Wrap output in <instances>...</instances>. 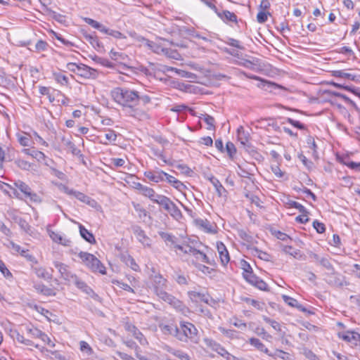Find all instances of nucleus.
<instances>
[{
	"mask_svg": "<svg viewBox=\"0 0 360 360\" xmlns=\"http://www.w3.org/2000/svg\"><path fill=\"white\" fill-rule=\"evenodd\" d=\"M111 96L117 103L129 108H133L139 104L146 106L151 102L149 96L140 94L139 91L128 88H114L111 91Z\"/></svg>",
	"mask_w": 360,
	"mask_h": 360,
	"instance_id": "1",
	"label": "nucleus"
},
{
	"mask_svg": "<svg viewBox=\"0 0 360 360\" xmlns=\"http://www.w3.org/2000/svg\"><path fill=\"white\" fill-rule=\"evenodd\" d=\"M163 330L183 342L190 340L194 344H198L200 340L198 329L190 322L181 321L179 327L174 325H166Z\"/></svg>",
	"mask_w": 360,
	"mask_h": 360,
	"instance_id": "2",
	"label": "nucleus"
},
{
	"mask_svg": "<svg viewBox=\"0 0 360 360\" xmlns=\"http://www.w3.org/2000/svg\"><path fill=\"white\" fill-rule=\"evenodd\" d=\"M166 283L167 280L161 275H155L153 278L155 293L160 299L169 303L177 310L183 311L185 307L182 302L165 291Z\"/></svg>",
	"mask_w": 360,
	"mask_h": 360,
	"instance_id": "3",
	"label": "nucleus"
},
{
	"mask_svg": "<svg viewBox=\"0 0 360 360\" xmlns=\"http://www.w3.org/2000/svg\"><path fill=\"white\" fill-rule=\"evenodd\" d=\"M79 257L85 263L86 266H88L92 271L99 272L101 274H105V267L94 255L88 252H80Z\"/></svg>",
	"mask_w": 360,
	"mask_h": 360,
	"instance_id": "4",
	"label": "nucleus"
},
{
	"mask_svg": "<svg viewBox=\"0 0 360 360\" xmlns=\"http://www.w3.org/2000/svg\"><path fill=\"white\" fill-rule=\"evenodd\" d=\"M159 199L157 200V204L162 206L173 218L176 220L182 218L181 210L169 198L162 195Z\"/></svg>",
	"mask_w": 360,
	"mask_h": 360,
	"instance_id": "5",
	"label": "nucleus"
},
{
	"mask_svg": "<svg viewBox=\"0 0 360 360\" xmlns=\"http://www.w3.org/2000/svg\"><path fill=\"white\" fill-rule=\"evenodd\" d=\"M14 185L23 194L25 198H29L32 202H41L40 197L36 193L32 192L30 187L25 182L18 180L15 181Z\"/></svg>",
	"mask_w": 360,
	"mask_h": 360,
	"instance_id": "6",
	"label": "nucleus"
},
{
	"mask_svg": "<svg viewBox=\"0 0 360 360\" xmlns=\"http://www.w3.org/2000/svg\"><path fill=\"white\" fill-rule=\"evenodd\" d=\"M243 277L247 282L258 289L264 291L269 290L267 284L263 280L254 274L253 271L249 272V274H245V276Z\"/></svg>",
	"mask_w": 360,
	"mask_h": 360,
	"instance_id": "7",
	"label": "nucleus"
},
{
	"mask_svg": "<svg viewBox=\"0 0 360 360\" xmlns=\"http://www.w3.org/2000/svg\"><path fill=\"white\" fill-rule=\"evenodd\" d=\"M144 176L153 182L159 183L165 181V172L159 168H155L153 170L146 171Z\"/></svg>",
	"mask_w": 360,
	"mask_h": 360,
	"instance_id": "8",
	"label": "nucleus"
},
{
	"mask_svg": "<svg viewBox=\"0 0 360 360\" xmlns=\"http://www.w3.org/2000/svg\"><path fill=\"white\" fill-rule=\"evenodd\" d=\"M54 266L57 268L61 275V277L68 281L69 283H71L72 280L75 279V274H72L69 271L68 266L61 262H55Z\"/></svg>",
	"mask_w": 360,
	"mask_h": 360,
	"instance_id": "9",
	"label": "nucleus"
},
{
	"mask_svg": "<svg viewBox=\"0 0 360 360\" xmlns=\"http://www.w3.org/2000/svg\"><path fill=\"white\" fill-rule=\"evenodd\" d=\"M77 75L86 79H96L98 76V72L94 68L80 63Z\"/></svg>",
	"mask_w": 360,
	"mask_h": 360,
	"instance_id": "10",
	"label": "nucleus"
},
{
	"mask_svg": "<svg viewBox=\"0 0 360 360\" xmlns=\"http://www.w3.org/2000/svg\"><path fill=\"white\" fill-rule=\"evenodd\" d=\"M188 295L191 301L193 303L198 304L200 302H203L206 304H210V301L212 299L208 294L191 290L188 292Z\"/></svg>",
	"mask_w": 360,
	"mask_h": 360,
	"instance_id": "11",
	"label": "nucleus"
},
{
	"mask_svg": "<svg viewBox=\"0 0 360 360\" xmlns=\"http://www.w3.org/2000/svg\"><path fill=\"white\" fill-rule=\"evenodd\" d=\"M67 193L69 195H74L79 201L86 203V205L91 206V207H96L98 206V202L95 200L92 199L91 198L89 197L88 195H85L83 193L73 190H70L67 191Z\"/></svg>",
	"mask_w": 360,
	"mask_h": 360,
	"instance_id": "12",
	"label": "nucleus"
},
{
	"mask_svg": "<svg viewBox=\"0 0 360 360\" xmlns=\"http://www.w3.org/2000/svg\"><path fill=\"white\" fill-rule=\"evenodd\" d=\"M124 328L128 332L131 333L136 339L139 340L141 345H145L148 344L147 340L143 333L134 325L130 323H126Z\"/></svg>",
	"mask_w": 360,
	"mask_h": 360,
	"instance_id": "13",
	"label": "nucleus"
},
{
	"mask_svg": "<svg viewBox=\"0 0 360 360\" xmlns=\"http://www.w3.org/2000/svg\"><path fill=\"white\" fill-rule=\"evenodd\" d=\"M217 249L221 264L226 266L230 261V257L225 245L222 242L218 241L217 242Z\"/></svg>",
	"mask_w": 360,
	"mask_h": 360,
	"instance_id": "14",
	"label": "nucleus"
},
{
	"mask_svg": "<svg viewBox=\"0 0 360 360\" xmlns=\"http://www.w3.org/2000/svg\"><path fill=\"white\" fill-rule=\"evenodd\" d=\"M132 230L140 243L145 246L150 245V239L146 235L145 231L140 226H133Z\"/></svg>",
	"mask_w": 360,
	"mask_h": 360,
	"instance_id": "15",
	"label": "nucleus"
},
{
	"mask_svg": "<svg viewBox=\"0 0 360 360\" xmlns=\"http://www.w3.org/2000/svg\"><path fill=\"white\" fill-rule=\"evenodd\" d=\"M245 75L248 78H249V79L260 81L261 82V84L259 85V86L265 87L266 86L267 88L270 89L271 91L283 88L281 86H280V85H278V84H277L276 83H274V82H269L267 80L263 79H262L261 77H258L257 75H248L247 74H245Z\"/></svg>",
	"mask_w": 360,
	"mask_h": 360,
	"instance_id": "16",
	"label": "nucleus"
},
{
	"mask_svg": "<svg viewBox=\"0 0 360 360\" xmlns=\"http://www.w3.org/2000/svg\"><path fill=\"white\" fill-rule=\"evenodd\" d=\"M237 138L241 145L244 146H249L250 144V134L245 131L243 127L240 126L237 129Z\"/></svg>",
	"mask_w": 360,
	"mask_h": 360,
	"instance_id": "17",
	"label": "nucleus"
},
{
	"mask_svg": "<svg viewBox=\"0 0 360 360\" xmlns=\"http://www.w3.org/2000/svg\"><path fill=\"white\" fill-rule=\"evenodd\" d=\"M208 179L212 183V184L214 186L215 190L219 197L225 196L226 194V190L225 188L222 186V184L220 183L219 179L214 176L213 175H211L208 177Z\"/></svg>",
	"mask_w": 360,
	"mask_h": 360,
	"instance_id": "18",
	"label": "nucleus"
},
{
	"mask_svg": "<svg viewBox=\"0 0 360 360\" xmlns=\"http://www.w3.org/2000/svg\"><path fill=\"white\" fill-rule=\"evenodd\" d=\"M158 234L165 241L166 245L171 248H173L177 242V238L171 233L160 231L158 232Z\"/></svg>",
	"mask_w": 360,
	"mask_h": 360,
	"instance_id": "19",
	"label": "nucleus"
},
{
	"mask_svg": "<svg viewBox=\"0 0 360 360\" xmlns=\"http://www.w3.org/2000/svg\"><path fill=\"white\" fill-rule=\"evenodd\" d=\"M217 15L225 22H236L237 23V16L235 13L229 11H223L222 12H217Z\"/></svg>",
	"mask_w": 360,
	"mask_h": 360,
	"instance_id": "20",
	"label": "nucleus"
},
{
	"mask_svg": "<svg viewBox=\"0 0 360 360\" xmlns=\"http://www.w3.org/2000/svg\"><path fill=\"white\" fill-rule=\"evenodd\" d=\"M196 224L201 228L205 232L208 233H215V229L214 226L210 223L207 219H196Z\"/></svg>",
	"mask_w": 360,
	"mask_h": 360,
	"instance_id": "21",
	"label": "nucleus"
},
{
	"mask_svg": "<svg viewBox=\"0 0 360 360\" xmlns=\"http://www.w3.org/2000/svg\"><path fill=\"white\" fill-rule=\"evenodd\" d=\"M141 194L144 195L145 197L148 198L151 201H153L155 203H157V200H160L159 198L162 196V195L156 193L155 190L153 189L152 188L148 187L146 186H145Z\"/></svg>",
	"mask_w": 360,
	"mask_h": 360,
	"instance_id": "22",
	"label": "nucleus"
},
{
	"mask_svg": "<svg viewBox=\"0 0 360 360\" xmlns=\"http://www.w3.org/2000/svg\"><path fill=\"white\" fill-rule=\"evenodd\" d=\"M79 233L83 239L91 244L96 243L94 236L92 233L89 232L83 225L79 224Z\"/></svg>",
	"mask_w": 360,
	"mask_h": 360,
	"instance_id": "23",
	"label": "nucleus"
},
{
	"mask_svg": "<svg viewBox=\"0 0 360 360\" xmlns=\"http://www.w3.org/2000/svg\"><path fill=\"white\" fill-rule=\"evenodd\" d=\"M282 297L283 301L289 306L295 307L301 311L309 312V311H307L304 307L300 304L297 300L285 295H283Z\"/></svg>",
	"mask_w": 360,
	"mask_h": 360,
	"instance_id": "24",
	"label": "nucleus"
},
{
	"mask_svg": "<svg viewBox=\"0 0 360 360\" xmlns=\"http://www.w3.org/2000/svg\"><path fill=\"white\" fill-rule=\"evenodd\" d=\"M249 343L255 347L258 351L263 352L269 356L270 351L267 347L260 341L259 339L256 338H251L249 339Z\"/></svg>",
	"mask_w": 360,
	"mask_h": 360,
	"instance_id": "25",
	"label": "nucleus"
},
{
	"mask_svg": "<svg viewBox=\"0 0 360 360\" xmlns=\"http://www.w3.org/2000/svg\"><path fill=\"white\" fill-rule=\"evenodd\" d=\"M62 143L66 147V149L70 150L74 155H81V151L78 149L74 143L69 139L63 136L61 139Z\"/></svg>",
	"mask_w": 360,
	"mask_h": 360,
	"instance_id": "26",
	"label": "nucleus"
},
{
	"mask_svg": "<svg viewBox=\"0 0 360 360\" xmlns=\"http://www.w3.org/2000/svg\"><path fill=\"white\" fill-rule=\"evenodd\" d=\"M49 236L56 243L61 244L64 246L70 245L71 241L66 238H63L58 233L54 231H49Z\"/></svg>",
	"mask_w": 360,
	"mask_h": 360,
	"instance_id": "27",
	"label": "nucleus"
},
{
	"mask_svg": "<svg viewBox=\"0 0 360 360\" xmlns=\"http://www.w3.org/2000/svg\"><path fill=\"white\" fill-rule=\"evenodd\" d=\"M23 153H25L26 155H30L32 158H35L39 162H44L45 161L46 157L45 154L41 151L36 150H30V149H24Z\"/></svg>",
	"mask_w": 360,
	"mask_h": 360,
	"instance_id": "28",
	"label": "nucleus"
},
{
	"mask_svg": "<svg viewBox=\"0 0 360 360\" xmlns=\"http://www.w3.org/2000/svg\"><path fill=\"white\" fill-rule=\"evenodd\" d=\"M339 337L348 342H356L360 338V334L347 331L343 334H339Z\"/></svg>",
	"mask_w": 360,
	"mask_h": 360,
	"instance_id": "29",
	"label": "nucleus"
},
{
	"mask_svg": "<svg viewBox=\"0 0 360 360\" xmlns=\"http://www.w3.org/2000/svg\"><path fill=\"white\" fill-rule=\"evenodd\" d=\"M269 356L272 357L274 359L279 358L283 360H291L290 354L289 353L278 349H276L274 352H270Z\"/></svg>",
	"mask_w": 360,
	"mask_h": 360,
	"instance_id": "30",
	"label": "nucleus"
},
{
	"mask_svg": "<svg viewBox=\"0 0 360 360\" xmlns=\"http://www.w3.org/2000/svg\"><path fill=\"white\" fill-rule=\"evenodd\" d=\"M32 269L39 278H41L45 280H49L52 278V275L42 266H32Z\"/></svg>",
	"mask_w": 360,
	"mask_h": 360,
	"instance_id": "31",
	"label": "nucleus"
},
{
	"mask_svg": "<svg viewBox=\"0 0 360 360\" xmlns=\"http://www.w3.org/2000/svg\"><path fill=\"white\" fill-rule=\"evenodd\" d=\"M282 250L285 254L292 256L295 258L300 259L302 257V255H301L300 251L297 249L293 248L290 245H283L282 248Z\"/></svg>",
	"mask_w": 360,
	"mask_h": 360,
	"instance_id": "32",
	"label": "nucleus"
},
{
	"mask_svg": "<svg viewBox=\"0 0 360 360\" xmlns=\"http://www.w3.org/2000/svg\"><path fill=\"white\" fill-rule=\"evenodd\" d=\"M334 76L340 78H347L348 79L357 82L360 78V76L352 75L346 72L345 70H336L334 72Z\"/></svg>",
	"mask_w": 360,
	"mask_h": 360,
	"instance_id": "33",
	"label": "nucleus"
},
{
	"mask_svg": "<svg viewBox=\"0 0 360 360\" xmlns=\"http://www.w3.org/2000/svg\"><path fill=\"white\" fill-rule=\"evenodd\" d=\"M167 352L180 360H191L189 355L181 350L169 348L167 349Z\"/></svg>",
	"mask_w": 360,
	"mask_h": 360,
	"instance_id": "34",
	"label": "nucleus"
},
{
	"mask_svg": "<svg viewBox=\"0 0 360 360\" xmlns=\"http://www.w3.org/2000/svg\"><path fill=\"white\" fill-rule=\"evenodd\" d=\"M307 143L308 146L312 150V156L315 159H318L319 158L318 151H317L318 147L315 142L314 138L311 136H308L307 139Z\"/></svg>",
	"mask_w": 360,
	"mask_h": 360,
	"instance_id": "35",
	"label": "nucleus"
},
{
	"mask_svg": "<svg viewBox=\"0 0 360 360\" xmlns=\"http://www.w3.org/2000/svg\"><path fill=\"white\" fill-rule=\"evenodd\" d=\"M35 289L37 290V292L46 296L55 295V292H53V290L44 284L36 285Z\"/></svg>",
	"mask_w": 360,
	"mask_h": 360,
	"instance_id": "36",
	"label": "nucleus"
},
{
	"mask_svg": "<svg viewBox=\"0 0 360 360\" xmlns=\"http://www.w3.org/2000/svg\"><path fill=\"white\" fill-rule=\"evenodd\" d=\"M86 39L92 45V46L98 51L103 49L102 44L99 41L96 36L88 35L86 36Z\"/></svg>",
	"mask_w": 360,
	"mask_h": 360,
	"instance_id": "37",
	"label": "nucleus"
},
{
	"mask_svg": "<svg viewBox=\"0 0 360 360\" xmlns=\"http://www.w3.org/2000/svg\"><path fill=\"white\" fill-rule=\"evenodd\" d=\"M53 77L55 80L61 85L68 86L69 84L68 77L61 72H54Z\"/></svg>",
	"mask_w": 360,
	"mask_h": 360,
	"instance_id": "38",
	"label": "nucleus"
},
{
	"mask_svg": "<svg viewBox=\"0 0 360 360\" xmlns=\"http://www.w3.org/2000/svg\"><path fill=\"white\" fill-rule=\"evenodd\" d=\"M105 141H101V143L103 144H108L109 143L115 141L117 139V134L115 131L112 129H108L106 133L105 134Z\"/></svg>",
	"mask_w": 360,
	"mask_h": 360,
	"instance_id": "39",
	"label": "nucleus"
},
{
	"mask_svg": "<svg viewBox=\"0 0 360 360\" xmlns=\"http://www.w3.org/2000/svg\"><path fill=\"white\" fill-rule=\"evenodd\" d=\"M161 52L163 53L168 58L178 60L180 58V54L176 51L171 49H161Z\"/></svg>",
	"mask_w": 360,
	"mask_h": 360,
	"instance_id": "40",
	"label": "nucleus"
},
{
	"mask_svg": "<svg viewBox=\"0 0 360 360\" xmlns=\"http://www.w3.org/2000/svg\"><path fill=\"white\" fill-rule=\"evenodd\" d=\"M134 207L136 212L138 213L139 217L142 219L143 221H145V219L148 217V213L144 209L141 205L139 204H134Z\"/></svg>",
	"mask_w": 360,
	"mask_h": 360,
	"instance_id": "41",
	"label": "nucleus"
},
{
	"mask_svg": "<svg viewBox=\"0 0 360 360\" xmlns=\"http://www.w3.org/2000/svg\"><path fill=\"white\" fill-rule=\"evenodd\" d=\"M14 162L18 167L23 170H30L32 167L31 163L20 158L15 160Z\"/></svg>",
	"mask_w": 360,
	"mask_h": 360,
	"instance_id": "42",
	"label": "nucleus"
},
{
	"mask_svg": "<svg viewBox=\"0 0 360 360\" xmlns=\"http://www.w3.org/2000/svg\"><path fill=\"white\" fill-rule=\"evenodd\" d=\"M195 257L198 259H200L201 262L206 263L210 265L214 264V260H211L207 254L201 252L198 250V253H195Z\"/></svg>",
	"mask_w": 360,
	"mask_h": 360,
	"instance_id": "43",
	"label": "nucleus"
},
{
	"mask_svg": "<svg viewBox=\"0 0 360 360\" xmlns=\"http://www.w3.org/2000/svg\"><path fill=\"white\" fill-rule=\"evenodd\" d=\"M203 342L205 346L212 351H216L218 347L221 345L219 343L214 340L213 339L205 338L203 339Z\"/></svg>",
	"mask_w": 360,
	"mask_h": 360,
	"instance_id": "44",
	"label": "nucleus"
},
{
	"mask_svg": "<svg viewBox=\"0 0 360 360\" xmlns=\"http://www.w3.org/2000/svg\"><path fill=\"white\" fill-rule=\"evenodd\" d=\"M170 70L172 71H175L179 76H181L182 77H185V78H188V79H194L196 77L195 74L188 72V71H186V70H179V69H177L175 68H171Z\"/></svg>",
	"mask_w": 360,
	"mask_h": 360,
	"instance_id": "45",
	"label": "nucleus"
},
{
	"mask_svg": "<svg viewBox=\"0 0 360 360\" xmlns=\"http://www.w3.org/2000/svg\"><path fill=\"white\" fill-rule=\"evenodd\" d=\"M263 320L266 323L271 325V326L276 331H281V326L278 322L275 320L271 319L270 318L264 316Z\"/></svg>",
	"mask_w": 360,
	"mask_h": 360,
	"instance_id": "46",
	"label": "nucleus"
},
{
	"mask_svg": "<svg viewBox=\"0 0 360 360\" xmlns=\"http://www.w3.org/2000/svg\"><path fill=\"white\" fill-rule=\"evenodd\" d=\"M203 120L208 125V127L207 128L208 130L214 129V128H215V126H214L215 121H214V119L213 117H212L210 115L205 114V115H203Z\"/></svg>",
	"mask_w": 360,
	"mask_h": 360,
	"instance_id": "47",
	"label": "nucleus"
},
{
	"mask_svg": "<svg viewBox=\"0 0 360 360\" xmlns=\"http://www.w3.org/2000/svg\"><path fill=\"white\" fill-rule=\"evenodd\" d=\"M0 271L4 275V276L7 279H11L13 278V274L7 269L4 262L1 259H0Z\"/></svg>",
	"mask_w": 360,
	"mask_h": 360,
	"instance_id": "48",
	"label": "nucleus"
},
{
	"mask_svg": "<svg viewBox=\"0 0 360 360\" xmlns=\"http://www.w3.org/2000/svg\"><path fill=\"white\" fill-rule=\"evenodd\" d=\"M225 150L231 158H233L236 153V148L235 145L231 141H228L226 143Z\"/></svg>",
	"mask_w": 360,
	"mask_h": 360,
	"instance_id": "49",
	"label": "nucleus"
},
{
	"mask_svg": "<svg viewBox=\"0 0 360 360\" xmlns=\"http://www.w3.org/2000/svg\"><path fill=\"white\" fill-rule=\"evenodd\" d=\"M124 262L126 263V264L129 266H130L133 270L134 271H138L139 269V265L136 263L134 259L131 257V256H127L125 259H124Z\"/></svg>",
	"mask_w": 360,
	"mask_h": 360,
	"instance_id": "50",
	"label": "nucleus"
},
{
	"mask_svg": "<svg viewBox=\"0 0 360 360\" xmlns=\"http://www.w3.org/2000/svg\"><path fill=\"white\" fill-rule=\"evenodd\" d=\"M256 333L258 335L261 336L264 340L266 341H270L272 339V336L269 334L263 328H257Z\"/></svg>",
	"mask_w": 360,
	"mask_h": 360,
	"instance_id": "51",
	"label": "nucleus"
},
{
	"mask_svg": "<svg viewBox=\"0 0 360 360\" xmlns=\"http://www.w3.org/2000/svg\"><path fill=\"white\" fill-rule=\"evenodd\" d=\"M110 57L115 60L120 61L124 60L126 55L121 52H116L111 50L110 52Z\"/></svg>",
	"mask_w": 360,
	"mask_h": 360,
	"instance_id": "52",
	"label": "nucleus"
},
{
	"mask_svg": "<svg viewBox=\"0 0 360 360\" xmlns=\"http://www.w3.org/2000/svg\"><path fill=\"white\" fill-rule=\"evenodd\" d=\"M219 330L226 337L230 338L231 339L236 338V331L231 329H226L224 328L220 327Z\"/></svg>",
	"mask_w": 360,
	"mask_h": 360,
	"instance_id": "53",
	"label": "nucleus"
},
{
	"mask_svg": "<svg viewBox=\"0 0 360 360\" xmlns=\"http://www.w3.org/2000/svg\"><path fill=\"white\" fill-rule=\"evenodd\" d=\"M48 46L49 45L46 41L44 40H39L35 44V50L37 52L44 51L46 50Z\"/></svg>",
	"mask_w": 360,
	"mask_h": 360,
	"instance_id": "54",
	"label": "nucleus"
},
{
	"mask_svg": "<svg viewBox=\"0 0 360 360\" xmlns=\"http://www.w3.org/2000/svg\"><path fill=\"white\" fill-rule=\"evenodd\" d=\"M288 204L291 207L298 210L300 213H304L307 212V209L302 205L296 201L291 200L288 202Z\"/></svg>",
	"mask_w": 360,
	"mask_h": 360,
	"instance_id": "55",
	"label": "nucleus"
},
{
	"mask_svg": "<svg viewBox=\"0 0 360 360\" xmlns=\"http://www.w3.org/2000/svg\"><path fill=\"white\" fill-rule=\"evenodd\" d=\"M79 345L82 352H85L88 354H91L93 353V349L86 342L81 341L79 342Z\"/></svg>",
	"mask_w": 360,
	"mask_h": 360,
	"instance_id": "56",
	"label": "nucleus"
},
{
	"mask_svg": "<svg viewBox=\"0 0 360 360\" xmlns=\"http://www.w3.org/2000/svg\"><path fill=\"white\" fill-rule=\"evenodd\" d=\"M241 268L243 270V275L245 276V274H249V272H252V269L250 264L245 260L243 259L240 262Z\"/></svg>",
	"mask_w": 360,
	"mask_h": 360,
	"instance_id": "57",
	"label": "nucleus"
},
{
	"mask_svg": "<svg viewBox=\"0 0 360 360\" xmlns=\"http://www.w3.org/2000/svg\"><path fill=\"white\" fill-rule=\"evenodd\" d=\"M313 226L319 233H323L326 231L325 225L317 220L313 222Z\"/></svg>",
	"mask_w": 360,
	"mask_h": 360,
	"instance_id": "58",
	"label": "nucleus"
},
{
	"mask_svg": "<svg viewBox=\"0 0 360 360\" xmlns=\"http://www.w3.org/2000/svg\"><path fill=\"white\" fill-rule=\"evenodd\" d=\"M270 15V13L259 11L257 15V20L259 23H264L267 20L268 15Z\"/></svg>",
	"mask_w": 360,
	"mask_h": 360,
	"instance_id": "59",
	"label": "nucleus"
},
{
	"mask_svg": "<svg viewBox=\"0 0 360 360\" xmlns=\"http://www.w3.org/2000/svg\"><path fill=\"white\" fill-rule=\"evenodd\" d=\"M299 159L302 161L303 165L307 167L308 169H311L313 166V162L310 160H309L305 155H304L302 153H300L298 155Z\"/></svg>",
	"mask_w": 360,
	"mask_h": 360,
	"instance_id": "60",
	"label": "nucleus"
},
{
	"mask_svg": "<svg viewBox=\"0 0 360 360\" xmlns=\"http://www.w3.org/2000/svg\"><path fill=\"white\" fill-rule=\"evenodd\" d=\"M27 332L30 334L32 338H39L41 330L37 328H27Z\"/></svg>",
	"mask_w": 360,
	"mask_h": 360,
	"instance_id": "61",
	"label": "nucleus"
},
{
	"mask_svg": "<svg viewBox=\"0 0 360 360\" xmlns=\"http://www.w3.org/2000/svg\"><path fill=\"white\" fill-rule=\"evenodd\" d=\"M309 212L307 211V212L302 213L301 215L297 216L295 218L296 221L300 223V224H306L309 221V219L308 217Z\"/></svg>",
	"mask_w": 360,
	"mask_h": 360,
	"instance_id": "62",
	"label": "nucleus"
},
{
	"mask_svg": "<svg viewBox=\"0 0 360 360\" xmlns=\"http://www.w3.org/2000/svg\"><path fill=\"white\" fill-rule=\"evenodd\" d=\"M18 224L20 226V227L25 231V232H28L30 229V226L29 224L24 219L20 218L18 220Z\"/></svg>",
	"mask_w": 360,
	"mask_h": 360,
	"instance_id": "63",
	"label": "nucleus"
},
{
	"mask_svg": "<svg viewBox=\"0 0 360 360\" xmlns=\"http://www.w3.org/2000/svg\"><path fill=\"white\" fill-rule=\"evenodd\" d=\"M304 354L309 360H321L318 356L311 350H305Z\"/></svg>",
	"mask_w": 360,
	"mask_h": 360,
	"instance_id": "64",
	"label": "nucleus"
}]
</instances>
